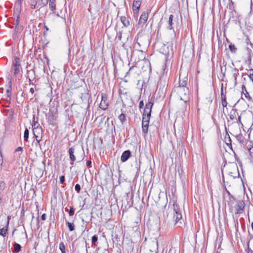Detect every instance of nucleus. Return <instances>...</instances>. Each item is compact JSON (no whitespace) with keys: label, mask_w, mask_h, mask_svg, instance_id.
I'll return each instance as SVG.
<instances>
[{"label":"nucleus","mask_w":253,"mask_h":253,"mask_svg":"<svg viewBox=\"0 0 253 253\" xmlns=\"http://www.w3.org/2000/svg\"><path fill=\"white\" fill-rule=\"evenodd\" d=\"M144 106V103H143V101H141L140 102H139V108L140 109H141L143 108Z\"/></svg>","instance_id":"nucleus-43"},{"label":"nucleus","mask_w":253,"mask_h":253,"mask_svg":"<svg viewBox=\"0 0 253 253\" xmlns=\"http://www.w3.org/2000/svg\"><path fill=\"white\" fill-rule=\"evenodd\" d=\"M49 1V0H41L39 2V4L41 6H44L46 5Z\"/></svg>","instance_id":"nucleus-35"},{"label":"nucleus","mask_w":253,"mask_h":253,"mask_svg":"<svg viewBox=\"0 0 253 253\" xmlns=\"http://www.w3.org/2000/svg\"><path fill=\"white\" fill-rule=\"evenodd\" d=\"M118 39H119V40L120 41L121 40V39H122V34L121 33H120V35L118 37Z\"/></svg>","instance_id":"nucleus-51"},{"label":"nucleus","mask_w":253,"mask_h":253,"mask_svg":"<svg viewBox=\"0 0 253 253\" xmlns=\"http://www.w3.org/2000/svg\"><path fill=\"white\" fill-rule=\"evenodd\" d=\"M245 203L242 200H240L234 205V210L233 212L235 214H240L243 212L245 208Z\"/></svg>","instance_id":"nucleus-4"},{"label":"nucleus","mask_w":253,"mask_h":253,"mask_svg":"<svg viewBox=\"0 0 253 253\" xmlns=\"http://www.w3.org/2000/svg\"><path fill=\"white\" fill-rule=\"evenodd\" d=\"M87 245H88V244L87 243H86L85 247H86V252H87V251H87V249L89 248V247H88Z\"/></svg>","instance_id":"nucleus-52"},{"label":"nucleus","mask_w":253,"mask_h":253,"mask_svg":"<svg viewBox=\"0 0 253 253\" xmlns=\"http://www.w3.org/2000/svg\"><path fill=\"white\" fill-rule=\"evenodd\" d=\"M153 105V103L152 102H148L146 104L144 109L143 116H146L150 118Z\"/></svg>","instance_id":"nucleus-7"},{"label":"nucleus","mask_w":253,"mask_h":253,"mask_svg":"<svg viewBox=\"0 0 253 253\" xmlns=\"http://www.w3.org/2000/svg\"><path fill=\"white\" fill-rule=\"evenodd\" d=\"M19 22H20L19 16H18L17 17L15 21V23L16 25V27H15V30H17V31H18L20 29V28H19V26H18Z\"/></svg>","instance_id":"nucleus-33"},{"label":"nucleus","mask_w":253,"mask_h":253,"mask_svg":"<svg viewBox=\"0 0 253 253\" xmlns=\"http://www.w3.org/2000/svg\"><path fill=\"white\" fill-rule=\"evenodd\" d=\"M241 119V116H238V120H237V123H238L239 124H242Z\"/></svg>","instance_id":"nucleus-47"},{"label":"nucleus","mask_w":253,"mask_h":253,"mask_svg":"<svg viewBox=\"0 0 253 253\" xmlns=\"http://www.w3.org/2000/svg\"><path fill=\"white\" fill-rule=\"evenodd\" d=\"M172 220L177 223L181 218V209L176 202H173V212L172 213Z\"/></svg>","instance_id":"nucleus-3"},{"label":"nucleus","mask_w":253,"mask_h":253,"mask_svg":"<svg viewBox=\"0 0 253 253\" xmlns=\"http://www.w3.org/2000/svg\"><path fill=\"white\" fill-rule=\"evenodd\" d=\"M34 92H35V91H34V88L31 87L30 89V92L32 94V95H33L34 94Z\"/></svg>","instance_id":"nucleus-49"},{"label":"nucleus","mask_w":253,"mask_h":253,"mask_svg":"<svg viewBox=\"0 0 253 253\" xmlns=\"http://www.w3.org/2000/svg\"><path fill=\"white\" fill-rule=\"evenodd\" d=\"M238 115V113L236 109H232L229 114V118L231 120H234Z\"/></svg>","instance_id":"nucleus-16"},{"label":"nucleus","mask_w":253,"mask_h":253,"mask_svg":"<svg viewBox=\"0 0 253 253\" xmlns=\"http://www.w3.org/2000/svg\"><path fill=\"white\" fill-rule=\"evenodd\" d=\"M141 4V1L139 0H134L132 3V8L134 11H138L139 10Z\"/></svg>","instance_id":"nucleus-14"},{"label":"nucleus","mask_w":253,"mask_h":253,"mask_svg":"<svg viewBox=\"0 0 253 253\" xmlns=\"http://www.w3.org/2000/svg\"><path fill=\"white\" fill-rule=\"evenodd\" d=\"M231 169L232 170V171H229V174L230 176H233L234 178H235L237 177V175H239L237 164H233L231 166Z\"/></svg>","instance_id":"nucleus-10"},{"label":"nucleus","mask_w":253,"mask_h":253,"mask_svg":"<svg viewBox=\"0 0 253 253\" xmlns=\"http://www.w3.org/2000/svg\"><path fill=\"white\" fill-rule=\"evenodd\" d=\"M75 190L79 193L81 190V186L80 184H77L75 187Z\"/></svg>","instance_id":"nucleus-40"},{"label":"nucleus","mask_w":253,"mask_h":253,"mask_svg":"<svg viewBox=\"0 0 253 253\" xmlns=\"http://www.w3.org/2000/svg\"><path fill=\"white\" fill-rule=\"evenodd\" d=\"M44 28L46 29V31H48V28H47V27L46 26H44Z\"/></svg>","instance_id":"nucleus-54"},{"label":"nucleus","mask_w":253,"mask_h":253,"mask_svg":"<svg viewBox=\"0 0 253 253\" xmlns=\"http://www.w3.org/2000/svg\"><path fill=\"white\" fill-rule=\"evenodd\" d=\"M42 127H38L36 129H33V132L34 135V136L36 137L37 141L39 142L41 139H39V138L42 135Z\"/></svg>","instance_id":"nucleus-11"},{"label":"nucleus","mask_w":253,"mask_h":253,"mask_svg":"<svg viewBox=\"0 0 253 253\" xmlns=\"http://www.w3.org/2000/svg\"><path fill=\"white\" fill-rule=\"evenodd\" d=\"M187 84V80H185V78L183 80H181L180 77H179V85L177 87H187L186 85Z\"/></svg>","instance_id":"nucleus-21"},{"label":"nucleus","mask_w":253,"mask_h":253,"mask_svg":"<svg viewBox=\"0 0 253 253\" xmlns=\"http://www.w3.org/2000/svg\"><path fill=\"white\" fill-rule=\"evenodd\" d=\"M81 99L84 104H87L88 106H89V95L88 93H82L81 96Z\"/></svg>","instance_id":"nucleus-15"},{"label":"nucleus","mask_w":253,"mask_h":253,"mask_svg":"<svg viewBox=\"0 0 253 253\" xmlns=\"http://www.w3.org/2000/svg\"><path fill=\"white\" fill-rule=\"evenodd\" d=\"M14 246V253H18L21 249V246L18 243H15L13 245Z\"/></svg>","instance_id":"nucleus-23"},{"label":"nucleus","mask_w":253,"mask_h":253,"mask_svg":"<svg viewBox=\"0 0 253 253\" xmlns=\"http://www.w3.org/2000/svg\"><path fill=\"white\" fill-rule=\"evenodd\" d=\"M22 0H16V4L18 6H20L21 4Z\"/></svg>","instance_id":"nucleus-44"},{"label":"nucleus","mask_w":253,"mask_h":253,"mask_svg":"<svg viewBox=\"0 0 253 253\" xmlns=\"http://www.w3.org/2000/svg\"><path fill=\"white\" fill-rule=\"evenodd\" d=\"M173 18V15L172 14H170L169 16V21H168V24H169L168 28L169 30H172L173 29V28H172Z\"/></svg>","instance_id":"nucleus-22"},{"label":"nucleus","mask_w":253,"mask_h":253,"mask_svg":"<svg viewBox=\"0 0 253 253\" xmlns=\"http://www.w3.org/2000/svg\"><path fill=\"white\" fill-rule=\"evenodd\" d=\"M65 211H68L69 215L70 216H72L74 213L75 209L73 207H70L69 211H68V210L67 208L65 209Z\"/></svg>","instance_id":"nucleus-34"},{"label":"nucleus","mask_w":253,"mask_h":253,"mask_svg":"<svg viewBox=\"0 0 253 253\" xmlns=\"http://www.w3.org/2000/svg\"><path fill=\"white\" fill-rule=\"evenodd\" d=\"M148 12H146L144 11L141 15L140 17L139 20L138 24L141 26H143L144 24L146 22L148 19Z\"/></svg>","instance_id":"nucleus-9"},{"label":"nucleus","mask_w":253,"mask_h":253,"mask_svg":"<svg viewBox=\"0 0 253 253\" xmlns=\"http://www.w3.org/2000/svg\"><path fill=\"white\" fill-rule=\"evenodd\" d=\"M23 150V148L22 147H18L16 150L15 152H22Z\"/></svg>","instance_id":"nucleus-42"},{"label":"nucleus","mask_w":253,"mask_h":253,"mask_svg":"<svg viewBox=\"0 0 253 253\" xmlns=\"http://www.w3.org/2000/svg\"><path fill=\"white\" fill-rule=\"evenodd\" d=\"M227 193L228 194L229 197H231V196H232L228 191H227Z\"/></svg>","instance_id":"nucleus-53"},{"label":"nucleus","mask_w":253,"mask_h":253,"mask_svg":"<svg viewBox=\"0 0 253 253\" xmlns=\"http://www.w3.org/2000/svg\"><path fill=\"white\" fill-rule=\"evenodd\" d=\"M65 181V176L62 175L60 177V182L61 183H63Z\"/></svg>","instance_id":"nucleus-41"},{"label":"nucleus","mask_w":253,"mask_h":253,"mask_svg":"<svg viewBox=\"0 0 253 253\" xmlns=\"http://www.w3.org/2000/svg\"><path fill=\"white\" fill-rule=\"evenodd\" d=\"M59 249L62 253H66L65 247L63 242H61L59 244Z\"/></svg>","instance_id":"nucleus-31"},{"label":"nucleus","mask_w":253,"mask_h":253,"mask_svg":"<svg viewBox=\"0 0 253 253\" xmlns=\"http://www.w3.org/2000/svg\"><path fill=\"white\" fill-rule=\"evenodd\" d=\"M131 156V152L130 150H126L125 151L121 157V160L122 162H125Z\"/></svg>","instance_id":"nucleus-13"},{"label":"nucleus","mask_w":253,"mask_h":253,"mask_svg":"<svg viewBox=\"0 0 253 253\" xmlns=\"http://www.w3.org/2000/svg\"><path fill=\"white\" fill-rule=\"evenodd\" d=\"M55 1L56 0H49V8L52 11H53L56 8V5H55Z\"/></svg>","instance_id":"nucleus-24"},{"label":"nucleus","mask_w":253,"mask_h":253,"mask_svg":"<svg viewBox=\"0 0 253 253\" xmlns=\"http://www.w3.org/2000/svg\"><path fill=\"white\" fill-rule=\"evenodd\" d=\"M222 101V105L223 107H226L227 105V102L226 101V97H222V99H221Z\"/></svg>","instance_id":"nucleus-37"},{"label":"nucleus","mask_w":253,"mask_h":253,"mask_svg":"<svg viewBox=\"0 0 253 253\" xmlns=\"http://www.w3.org/2000/svg\"><path fill=\"white\" fill-rule=\"evenodd\" d=\"M5 187V183L3 181L0 182V193H1Z\"/></svg>","instance_id":"nucleus-38"},{"label":"nucleus","mask_w":253,"mask_h":253,"mask_svg":"<svg viewBox=\"0 0 253 253\" xmlns=\"http://www.w3.org/2000/svg\"><path fill=\"white\" fill-rule=\"evenodd\" d=\"M227 202L228 205L229 207L230 211L233 213L234 210L235 198L233 196H231V197H229V200Z\"/></svg>","instance_id":"nucleus-12"},{"label":"nucleus","mask_w":253,"mask_h":253,"mask_svg":"<svg viewBox=\"0 0 253 253\" xmlns=\"http://www.w3.org/2000/svg\"><path fill=\"white\" fill-rule=\"evenodd\" d=\"M250 154L252 157H253V147L250 148L249 150Z\"/></svg>","instance_id":"nucleus-45"},{"label":"nucleus","mask_w":253,"mask_h":253,"mask_svg":"<svg viewBox=\"0 0 253 253\" xmlns=\"http://www.w3.org/2000/svg\"><path fill=\"white\" fill-rule=\"evenodd\" d=\"M9 83L10 84L9 85V86H8V88L6 90L7 97L8 98H9V100H10V96L11 94V82H10Z\"/></svg>","instance_id":"nucleus-27"},{"label":"nucleus","mask_w":253,"mask_h":253,"mask_svg":"<svg viewBox=\"0 0 253 253\" xmlns=\"http://www.w3.org/2000/svg\"><path fill=\"white\" fill-rule=\"evenodd\" d=\"M229 48L230 51L233 53H235L237 50V48L236 47L235 45L232 43L229 44Z\"/></svg>","instance_id":"nucleus-26"},{"label":"nucleus","mask_w":253,"mask_h":253,"mask_svg":"<svg viewBox=\"0 0 253 253\" xmlns=\"http://www.w3.org/2000/svg\"><path fill=\"white\" fill-rule=\"evenodd\" d=\"M150 118V117L143 116L142 122V132L144 133H146L148 132Z\"/></svg>","instance_id":"nucleus-6"},{"label":"nucleus","mask_w":253,"mask_h":253,"mask_svg":"<svg viewBox=\"0 0 253 253\" xmlns=\"http://www.w3.org/2000/svg\"><path fill=\"white\" fill-rule=\"evenodd\" d=\"M189 90L188 87H174L172 91L171 95H177L180 100L186 103L189 101Z\"/></svg>","instance_id":"nucleus-1"},{"label":"nucleus","mask_w":253,"mask_h":253,"mask_svg":"<svg viewBox=\"0 0 253 253\" xmlns=\"http://www.w3.org/2000/svg\"><path fill=\"white\" fill-rule=\"evenodd\" d=\"M41 219L42 220H45L46 219V214L45 213H43L42 215Z\"/></svg>","instance_id":"nucleus-46"},{"label":"nucleus","mask_w":253,"mask_h":253,"mask_svg":"<svg viewBox=\"0 0 253 253\" xmlns=\"http://www.w3.org/2000/svg\"><path fill=\"white\" fill-rule=\"evenodd\" d=\"M242 92L243 93H244L245 97L246 98H248V97H249V96H250L249 93L247 91L245 85H242Z\"/></svg>","instance_id":"nucleus-30"},{"label":"nucleus","mask_w":253,"mask_h":253,"mask_svg":"<svg viewBox=\"0 0 253 253\" xmlns=\"http://www.w3.org/2000/svg\"><path fill=\"white\" fill-rule=\"evenodd\" d=\"M29 130L27 128H26L24 132V140H25V141H27L28 140V138H29Z\"/></svg>","instance_id":"nucleus-32"},{"label":"nucleus","mask_w":253,"mask_h":253,"mask_svg":"<svg viewBox=\"0 0 253 253\" xmlns=\"http://www.w3.org/2000/svg\"><path fill=\"white\" fill-rule=\"evenodd\" d=\"M91 161H87V162H86V166H87V167H91Z\"/></svg>","instance_id":"nucleus-48"},{"label":"nucleus","mask_w":253,"mask_h":253,"mask_svg":"<svg viewBox=\"0 0 253 253\" xmlns=\"http://www.w3.org/2000/svg\"><path fill=\"white\" fill-rule=\"evenodd\" d=\"M32 127H33V129H36L37 128H38V127H41L39 123L37 121H35V118L34 116H33Z\"/></svg>","instance_id":"nucleus-25"},{"label":"nucleus","mask_w":253,"mask_h":253,"mask_svg":"<svg viewBox=\"0 0 253 253\" xmlns=\"http://www.w3.org/2000/svg\"><path fill=\"white\" fill-rule=\"evenodd\" d=\"M9 223V221H7V226L2 228V229H0V235H1L3 237L6 236L7 233V228L8 225Z\"/></svg>","instance_id":"nucleus-19"},{"label":"nucleus","mask_w":253,"mask_h":253,"mask_svg":"<svg viewBox=\"0 0 253 253\" xmlns=\"http://www.w3.org/2000/svg\"><path fill=\"white\" fill-rule=\"evenodd\" d=\"M119 119L122 124L126 121V117L124 113H122L119 115Z\"/></svg>","instance_id":"nucleus-29"},{"label":"nucleus","mask_w":253,"mask_h":253,"mask_svg":"<svg viewBox=\"0 0 253 253\" xmlns=\"http://www.w3.org/2000/svg\"><path fill=\"white\" fill-rule=\"evenodd\" d=\"M13 69L14 75L18 74L21 69L20 59L18 57H15L13 61Z\"/></svg>","instance_id":"nucleus-5"},{"label":"nucleus","mask_w":253,"mask_h":253,"mask_svg":"<svg viewBox=\"0 0 253 253\" xmlns=\"http://www.w3.org/2000/svg\"><path fill=\"white\" fill-rule=\"evenodd\" d=\"M97 241H98V237L96 235L93 236L91 238L92 243L93 244H95V243L96 242H97Z\"/></svg>","instance_id":"nucleus-39"},{"label":"nucleus","mask_w":253,"mask_h":253,"mask_svg":"<svg viewBox=\"0 0 253 253\" xmlns=\"http://www.w3.org/2000/svg\"><path fill=\"white\" fill-rule=\"evenodd\" d=\"M66 224L70 231H73L75 230V225L74 223L68 221L66 222Z\"/></svg>","instance_id":"nucleus-28"},{"label":"nucleus","mask_w":253,"mask_h":253,"mask_svg":"<svg viewBox=\"0 0 253 253\" xmlns=\"http://www.w3.org/2000/svg\"><path fill=\"white\" fill-rule=\"evenodd\" d=\"M74 152H75V148L71 147L69 149V154L70 159L72 162H74L76 160V157L74 154Z\"/></svg>","instance_id":"nucleus-17"},{"label":"nucleus","mask_w":253,"mask_h":253,"mask_svg":"<svg viewBox=\"0 0 253 253\" xmlns=\"http://www.w3.org/2000/svg\"><path fill=\"white\" fill-rule=\"evenodd\" d=\"M175 38V34L174 33V31H173V34L172 35V36L170 38V41H168L167 42V45L164 44L162 50H163L162 52L163 54L166 55V60H167V58H168L169 56V55L170 52L172 53V48H173V41L174 40Z\"/></svg>","instance_id":"nucleus-2"},{"label":"nucleus","mask_w":253,"mask_h":253,"mask_svg":"<svg viewBox=\"0 0 253 253\" xmlns=\"http://www.w3.org/2000/svg\"><path fill=\"white\" fill-rule=\"evenodd\" d=\"M150 251L152 253H158V241L156 238L152 241V243L150 245Z\"/></svg>","instance_id":"nucleus-8"},{"label":"nucleus","mask_w":253,"mask_h":253,"mask_svg":"<svg viewBox=\"0 0 253 253\" xmlns=\"http://www.w3.org/2000/svg\"><path fill=\"white\" fill-rule=\"evenodd\" d=\"M222 97H225V95H224L223 89L221 88V99H222Z\"/></svg>","instance_id":"nucleus-50"},{"label":"nucleus","mask_w":253,"mask_h":253,"mask_svg":"<svg viewBox=\"0 0 253 253\" xmlns=\"http://www.w3.org/2000/svg\"><path fill=\"white\" fill-rule=\"evenodd\" d=\"M99 107L103 110H106L108 108V103L105 100L103 99V97L100 103Z\"/></svg>","instance_id":"nucleus-18"},{"label":"nucleus","mask_w":253,"mask_h":253,"mask_svg":"<svg viewBox=\"0 0 253 253\" xmlns=\"http://www.w3.org/2000/svg\"><path fill=\"white\" fill-rule=\"evenodd\" d=\"M37 4V1L36 0H32L31 2V7L32 9H35Z\"/></svg>","instance_id":"nucleus-36"},{"label":"nucleus","mask_w":253,"mask_h":253,"mask_svg":"<svg viewBox=\"0 0 253 253\" xmlns=\"http://www.w3.org/2000/svg\"><path fill=\"white\" fill-rule=\"evenodd\" d=\"M121 21L125 27H127L129 25L128 20L125 16H121Z\"/></svg>","instance_id":"nucleus-20"}]
</instances>
